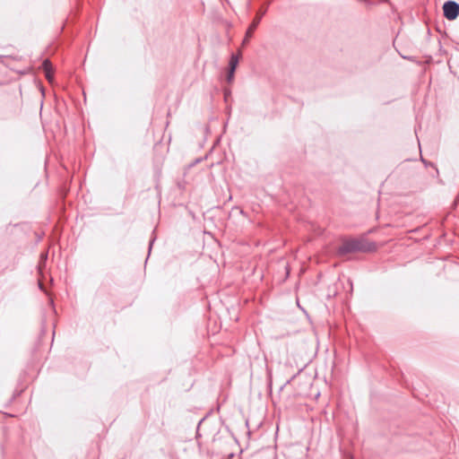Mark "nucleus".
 <instances>
[{"instance_id":"39448f33","label":"nucleus","mask_w":459,"mask_h":459,"mask_svg":"<svg viewBox=\"0 0 459 459\" xmlns=\"http://www.w3.org/2000/svg\"><path fill=\"white\" fill-rule=\"evenodd\" d=\"M239 61V55L232 54L230 59L229 69L236 71L237 65Z\"/></svg>"},{"instance_id":"f03ea898","label":"nucleus","mask_w":459,"mask_h":459,"mask_svg":"<svg viewBox=\"0 0 459 459\" xmlns=\"http://www.w3.org/2000/svg\"><path fill=\"white\" fill-rule=\"evenodd\" d=\"M443 12L447 20H455L459 15V4L455 1H447L443 5Z\"/></svg>"},{"instance_id":"423d86ee","label":"nucleus","mask_w":459,"mask_h":459,"mask_svg":"<svg viewBox=\"0 0 459 459\" xmlns=\"http://www.w3.org/2000/svg\"><path fill=\"white\" fill-rule=\"evenodd\" d=\"M234 74H235V71L234 70H228V74H227V82H231L234 79Z\"/></svg>"},{"instance_id":"6e6552de","label":"nucleus","mask_w":459,"mask_h":459,"mask_svg":"<svg viewBox=\"0 0 459 459\" xmlns=\"http://www.w3.org/2000/svg\"><path fill=\"white\" fill-rule=\"evenodd\" d=\"M227 96H229V93L225 91V98H227Z\"/></svg>"},{"instance_id":"0eeeda50","label":"nucleus","mask_w":459,"mask_h":459,"mask_svg":"<svg viewBox=\"0 0 459 459\" xmlns=\"http://www.w3.org/2000/svg\"><path fill=\"white\" fill-rule=\"evenodd\" d=\"M47 258H48V254L47 253H42L40 255V264L45 263Z\"/></svg>"},{"instance_id":"20e7f679","label":"nucleus","mask_w":459,"mask_h":459,"mask_svg":"<svg viewBox=\"0 0 459 459\" xmlns=\"http://www.w3.org/2000/svg\"><path fill=\"white\" fill-rule=\"evenodd\" d=\"M42 69L45 72L46 78L48 81H51L53 79V70H52V65L51 62L48 59H45L42 62Z\"/></svg>"},{"instance_id":"7ed1b4c3","label":"nucleus","mask_w":459,"mask_h":459,"mask_svg":"<svg viewBox=\"0 0 459 459\" xmlns=\"http://www.w3.org/2000/svg\"><path fill=\"white\" fill-rule=\"evenodd\" d=\"M265 13H266V10H263L256 13L255 19L253 20L252 23L249 25V27L247 28V30L246 31V36L243 40V44H246L248 41V39L252 37L253 32L257 28L258 24L260 23L263 16L265 14Z\"/></svg>"},{"instance_id":"f257e3e1","label":"nucleus","mask_w":459,"mask_h":459,"mask_svg":"<svg viewBox=\"0 0 459 459\" xmlns=\"http://www.w3.org/2000/svg\"><path fill=\"white\" fill-rule=\"evenodd\" d=\"M376 250V244L365 238L346 239L338 247V254L341 255L354 252H371Z\"/></svg>"}]
</instances>
